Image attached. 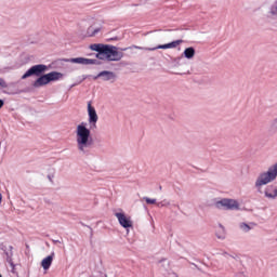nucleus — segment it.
I'll return each mask as SVG.
<instances>
[{"label": "nucleus", "instance_id": "obj_8", "mask_svg": "<svg viewBox=\"0 0 277 277\" xmlns=\"http://www.w3.org/2000/svg\"><path fill=\"white\" fill-rule=\"evenodd\" d=\"M66 62H69L70 64H82V66H90L96 64V60L85 57L68 58Z\"/></svg>", "mask_w": 277, "mask_h": 277}, {"label": "nucleus", "instance_id": "obj_17", "mask_svg": "<svg viewBox=\"0 0 277 277\" xmlns=\"http://www.w3.org/2000/svg\"><path fill=\"white\" fill-rule=\"evenodd\" d=\"M271 14H273V16H277V0L275 4L271 8Z\"/></svg>", "mask_w": 277, "mask_h": 277}, {"label": "nucleus", "instance_id": "obj_7", "mask_svg": "<svg viewBox=\"0 0 277 277\" xmlns=\"http://www.w3.org/2000/svg\"><path fill=\"white\" fill-rule=\"evenodd\" d=\"M115 216L123 228H133V221H131V216H127V214L122 212H117Z\"/></svg>", "mask_w": 277, "mask_h": 277}, {"label": "nucleus", "instance_id": "obj_1", "mask_svg": "<svg viewBox=\"0 0 277 277\" xmlns=\"http://www.w3.org/2000/svg\"><path fill=\"white\" fill-rule=\"evenodd\" d=\"M91 51H96L97 60H106V62H120L124 54L118 51L114 45L94 43L90 45Z\"/></svg>", "mask_w": 277, "mask_h": 277}, {"label": "nucleus", "instance_id": "obj_10", "mask_svg": "<svg viewBox=\"0 0 277 277\" xmlns=\"http://www.w3.org/2000/svg\"><path fill=\"white\" fill-rule=\"evenodd\" d=\"M265 197L271 200H276L277 198V186L268 185L264 190Z\"/></svg>", "mask_w": 277, "mask_h": 277}, {"label": "nucleus", "instance_id": "obj_24", "mask_svg": "<svg viewBox=\"0 0 277 277\" xmlns=\"http://www.w3.org/2000/svg\"><path fill=\"white\" fill-rule=\"evenodd\" d=\"M0 277H2V276L0 275Z\"/></svg>", "mask_w": 277, "mask_h": 277}, {"label": "nucleus", "instance_id": "obj_5", "mask_svg": "<svg viewBox=\"0 0 277 277\" xmlns=\"http://www.w3.org/2000/svg\"><path fill=\"white\" fill-rule=\"evenodd\" d=\"M47 71V65H35L32 67H30L23 76H22V79H27L28 77H31V76H36V77H40V75L42 72H45Z\"/></svg>", "mask_w": 277, "mask_h": 277}, {"label": "nucleus", "instance_id": "obj_18", "mask_svg": "<svg viewBox=\"0 0 277 277\" xmlns=\"http://www.w3.org/2000/svg\"><path fill=\"white\" fill-rule=\"evenodd\" d=\"M145 202H147V205H157V199H150L148 197H144Z\"/></svg>", "mask_w": 277, "mask_h": 277}, {"label": "nucleus", "instance_id": "obj_15", "mask_svg": "<svg viewBox=\"0 0 277 277\" xmlns=\"http://www.w3.org/2000/svg\"><path fill=\"white\" fill-rule=\"evenodd\" d=\"M98 32H101V28H94L93 26L87 29V36H89V38H94Z\"/></svg>", "mask_w": 277, "mask_h": 277}, {"label": "nucleus", "instance_id": "obj_9", "mask_svg": "<svg viewBox=\"0 0 277 277\" xmlns=\"http://www.w3.org/2000/svg\"><path fill=\"white\" fill-rule=\"evenodd\" d=\"M183 39H179L175 41H172L170 43H166V44H160L156 48H151L149 49V51H157V49H176V47H181V44H183Z\"/></svg>", "mask_w": 277, "mask_h": 277}, {"label": "nucleus", "instance_id": "obj_20", "mask_svg": "<svg viewBox=\"0 0 277 277\" xmlns=\"http://www.w3.org/2000/svg\"><path fill=\"white\" fill-rule=\"evenodd\" d=\"M241 228L245 229L246 233H248V230H250V226L248 224H246V223H243L241 225Z\"/></svg>", "mask_w": 277, "mask_h": 277}, {"label": "nucleus", "instance_id": "obj_23", "mask_svg": "<svg viewBox=\"0 0 277 277\" xmlns=\"http://www.w3.org/2000/svg\"><path fill=\"white\" fill-rule=\"evenodd\" d=\"M219 239H222V236H219Z\"/></svg>", "mask_w": 277, "mask_h": 277}, {"label": "nucleus", "instance_id": "obj_4", "mask_svg": "<svg viewBox=\"0 0 277 277\" xmlns=\"http://www.w3.org/2000/svg\"><path fill=\"white\" fill-rule=\"evenodd\" d=\"M216 209H225L226 211H235L239 209V202L235 199H222L215 202Z\"/></svg>", "mask_w": 277, "mask_h": 277}, {"label": "nucleus", "instance_id": "obj_19", "mask_svg": "<svg viewBox=\"0 0 277 277\" xmlns=\"http://www.w3.org/2000/svg\"><path fill=\"white\" fill-rule=\"evenodd\" d=\"M0 88H8V83L5 80H3V78H0Z\"/></svg>", "mask_w": 277, "mask_h": 277}, {"label": "nucleus", "instance_id": "obj_11", "mask_svg": "<svg viewBox=\"0 0 277 277\" xmlns=\"http://www.w3.org/2000/svg\"><path fill=\"white\" fill-rule=\"evenodd\" d=\"M53 259H55V253H52L51 255H48L45 259L41 261V267L43 269H50L51 265H53Z\"/></svg>", "mask_w": 277, "mask_h": 277}, {"label": "nucleus", "instance_id": "obj_16", "mask_svg": "<svg viewBox=\"0 0 277 277\" xmlns=\"http://www.w3.org/2000/svg\"><path fill=\"white\" fill-rule=\"evenodd\" d=\"M194 55H196V50L194 48H187L184 50V56L187 60H192V57H194Z\"/></svg>", "mask_w": 277, "mask_h": 277}, {"label": "nucleus", "instance_id": "obj_14", "mask_svg": "<svg viewBox=\"0 0 277 277\" xmlns=\"http://www.w3.org/2000/svg\"><path fill=\"white\" fill-rule=\"evenodd\" d=\"M48 81L51 83V81H60V79H64V74L60 71H51L47 74Z\"/></svg>", "mask_w": 277, "mask_h": 277}, {"label": "nucleus", "instance_id": "obj_6", "mask_svg": "<svg viewBox=\"0 0 277 277\" xmlns=\"http://www.w3.org/2000/svg\"><path fill=\"white\" fill-rule=\"evenodd\" d=\"M88 114H89V124L93 129H96V123L98 122V115L96 114V108L92 106V102H88Z\"/></svg>", "mask_w": 277, "mask_h": 277}, {"label": "nucleus", "instance_id": "obj_12", "mask_svg": "<svg viewBox=\"0 0 277 277\" xmlns=\"http://www.w3.org/2000/svg\"><path fill=\"white\" fill-rule=\"evenodd\" d=\"M49 82V76L43 75L39 77L35 82H34V88H42V85H48Z\"/></svg>", "mask_w": 277, "mask_h": 277}, {"label": "nucleus", "instance_id": "obj_21", "mask_svg": "<svg viewBox=\"0 0 277 277\" xmlns=\"http://www.w3.org/2000/svg\"><path fill=\"white\" fill-rule=\"evenodd\" d=\"M3 105H4L3 100H0V109H1V107H3Z\"/></svg>", "mask_w": 277, "mask_h": 277}, {"label": "nucleus", "instance_id": "obj_2", "mask_svg": "<svg viewBox=\"0 0 277 277\" xmlns=\"http://www.w3.org/2000/svg\"><path fill=\"white\" fill-rule=\"evenodd\" d=\"M91 132L88 127H85V122H82L76 128V142L78 146V150L81 153H85V148H90L92 146V140L90 138Z\"/></svg>", "mask_w": 277, "mask_h": 277}, {"label": "nucleus", "instance_id": "obj_22", "mask_svg": "<svg viewBox=\"0 0 277 277\" xmlns=\"http://www.w3.org/2000/svg\"><path fill=\"white\" fill-rule=\"evenodd\" d=\"M157 205V207H163V205H161V203H156Z\"/></svg>", "mask_w": 277, "mask_h": 277}, {"label": "nucleus", "instance_id": "obj_13", "mask_svg": "<svg viewBox=\"0 0 277 277\" xmlns=\"http://www.w3.org/2000/svg\"><path fill=\"white\" fill-rule=\"evenodd\" d=\"M98 77H103L104 81H111V79H116V74L114 71H101L95 79H98Z\"/></svg>", "mask_w": 277, "mask_h": 277}, {"label": "nucleus", "instance_id": "obj_3", "mask_svg": "<svg viewBox=\"0 0 277 277\" xmlns=\"http://www.w3.org/2000/svg\"><path fill=\"white\" fill-rule=\"evenodd\" d=\"M277 179V163L271 167L266 172L261 173L256 181L255 187L261 188L263 185H267L272 183V181H276Z\"/></svg>", "mask_w": 277, "mask_h": 277}]
</instances>
